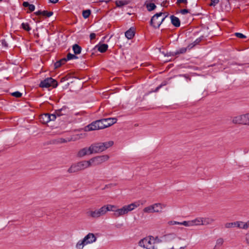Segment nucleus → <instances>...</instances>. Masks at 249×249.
Here are the masks:
<instances>
[{
    "instance_id": "1",
    "label": "nucleus",
    "mask_w": 249,
    "mask_h": 249,
    "mask_svg": "<svg viewBox=\"0 0 249 249\" xmlns=\"http://www.w3.org/2000/svg\"><path fill=\"white\" fill-rule=\"evenodd\" d=\"M160 240L157 237L150 235L146 236L141 240L138 243L139 246L146 249H158L154 244L160 242Z\"/></svg>"
},
{
    "instance_id": "2",
    "label": "nucleus",
    "mask_w": 249,
    "mask_h": 249,
    "mask_svg": "<svg viewBox=\"0 0 249 249\" xmlns=\"http://www.w3.org/2000/svg\"><path fill=\"white\" fill-rule=\"evenodd\" d=\"M97 237L95 235L91 232L87 234L82 239L79 240L75 245L76 249H83L84 247L89 244L95 242Z\"/></svg>"
},
{
    "instance_id": "3",
    "label": "nucleus",
    "mask_w": 249,
    "mask_h": 249,
    "mask_svg": "<svg viewBox=\"0 0 249 249\" xmlns=\"http://www.w3.org/2000/svg\"><path fill=\"white\" fill-rule=\"evenodd\" d=\"M113 143V141H110L104 142L93 143L90 147L92 154L98 153L104 151L107 148L111 147Z\"/></svg>"
},
{
    "instance_id": "4",
    "label": "nucleus",
    "mask_w": 249,
    "mask_h": 249,
    "mask_svg": "<svg viewBox=\"0 0 249 249\" xmlns=\"http://www.w3.org/2000/svg\"><path fill=\"white\" fill-rule=\"evenodd\" d=\"M90 167L89 160H82L72 164L68 169L69 173H74Z\"/></svg>"
},
{
    "instance_id": "5",
    "label": "nucleus",
    "mask_w": 249,
    "mask_h": 249,
    "mask_svg": "<svg viewBox=\"0 0 249 249\" xmlns=\"http://www.w3.org/2000/svg\"><path fill=\"white\" fill-rule=\"evenodd\" d=\"M168 16L167 12H160L154 15L151 19V25L155 28L160 27L164 19Z\"/></svg>"
},
{
    "instance_id": "6",
    "label": "nucleus",
    "mask_w": 249,
    "mask_h": 249,
    "mask_svg": "<svg viewBox=\"0 0 249 249\" xmlns=\"http://www.w3.org/2000/svg\"><path fill=\"white\" fill-rule=\"evenodd\" d=\"M166 206V204L164 203H156L145 207L143 212L145 213H161Z\"/></svg>"
},
{
    "instance_id": "7",
    "label": "nucleus",
    "mask_w": 249,
    "mask_h": 249,
    "mask_svg": "<svg viewBox=\"0 0 249 249\" xmlns=\"http://www.w3.org/2000/svg\"><path fill=\"white\" fill-rule=\"evenodd\" d=\"M107 213L105 206V205H103L98 209L88 210L86 212V214L87 216L90 218L98 219L100 217L106 215Z\"/></svg>"
},
{
    "instance_id": "8",
    "label": "nucleus",
    "mask_w": 249,
    "mask_h": 249,
    "mask_svg": "<svg viewBox=\"0 0 249 249\" xmlns=\"http://www.w3.org/2000/svg\"><path fill=\"white\" fill-rule=\"evenodd\" d=\"M109 159V156L107 155H100L94 157L89 160L90 163V167L100 165Z\"/></svg>"
},
{
    "instance_id": "9",
    "label": "nucleus",
    "mask_w": 249,
    "mask_h": 249,
    "mask_svg": "<svg viewBox=\"0 0 249 249\" xmlns=\"http://www.w3.org/2000/svg\"><path fill=\"white\" fill-rule=\"evenodd\" d=\"M232 123L235 124L247 125V113L233 117Z\"/></svg>"
},
{
    "instance_id": "10",
    "label": "nucleus",
    "mask_w": 249,
    "mask_h": 249,
    "mask_svg": "<svg viewBox=\"0 0 249 249\" xmlns=\"http://www.w3.org/2000/svg\"><path fill=\"white\" fill-rule=\"evenodd\" d=\"M39 86L41 88H56L57 86V82L51 77L47 78L40 82Z\"/></svg>"
},
{
    "instance_id": "11",
    "label": "nucleus",
    "mask_w": 249,
    "mask_h": 249,
    "mask_svg": "<svg viewBox=\"0 0 249 249\" xmlns=\"http://www.w3.org/2000/svg\"><path fill=\"white\" fill-rule=\"evenodd\" d=\"M37 16H40L44 18H49L53 15V12L52 11H48L46 10H38L34 13Z\"/></svg>"
},
{
    "instance_id": "12",
    "label": "nucleus",
    "mask_w": 249,
    "mask_h": 249,
    "mask_svg": "<svg viewBox=\"0 0 249 249\" xmlns=\"http://www.w3.org/2000/svg\"><path fill=\"white\" fill-rule=\"evenodd\" d=\"M90 147H85L80 149L77 153V156L82 158L86 155H89L92 154Z\"/></svg>"
},
{
    "instance_id": "13",
    "label": "nucleus",
    "mask_w": 249,
    "mask_h": 249,
    "mask_svg": "<svg viewBox=\"0 0 249 249\" xmlns=\"http://www.w3.org/2000/svg\"><path fill=\"white\" fill-rule=\"evenodd\" d=\"M140 205V202H135L132 203L129 205L124 206L126 212V214H127L129 212H131L134 210L135 208L138 207Z\"/></svg>"
},
{
    "instance_id": "14",
    "label": "nucleus",
    "mask_w": 249,
    "mask_h": 249,
    "mask_svg": "<svg viewBox=\"0 0 249 249\" xmlns=\"http://www.w3.org/2000/svg\"><path fill=\"white\" fill-rule=\"evenodd\" d=\"M83 130L86 132L99 130L97 127V122L95 121L92 122L91 124L84 127Z\"/></svg>"
},
{
    "instance_id": "15",
    "label": "nucleus",
    "mask_w": 249,
    "mask_h": 249,
    "mask_svg": "<svg viewBox=\"0 0 249 249\" xmlns=\"http://www.w3.org/2000/svg\"><path fill=\"white\" fill-rule=\"evenodd\" d=\"M117 119L116 118H108L103 119L105 128L108 127L117 122Z\"/></svg>"
},
{
    "instance_id": "16",
    "label": "nucleus",
    "mask_w": 249,
    "mask_h": 249,
    "mask_svg": "<svg viewBox=\"0 0 249 249\" xmlns=\"http://www.w3.org/2000/svg\"><path fill=\"white\" fill-rule=\"evenodd\" d=\"M70 112V110L66 107H63L60 109L56 110V114L58 117L62 115H69Z\"/></svg>"
},
{
    "instance_id": "17",
    "label": "nucleus",
    "mask_w": 249,
    "mask_h": 249,
    "mask_svg": "<svg viewBox=\"0 0 249 249\" xmlns=\"http://www.w3.org/2000/svg\"><path fill=\"white\" fill-rule=\"evenodd\" d=\"M201 225H208L212 224L214 221V219L211 217H201Z\"/></svg>"
},
{
    "instance_id": "18",
    "label": "nucleus",
    "mask_w": 249,
    "mask_h": 249,
    "mask_svg": "<svg viewBox=\"0 0 249 249\" xmlns=\"http://www.w3.org/2000/svg\"><path fill=\"white\" fill-rule=\"evenodd\" d=\"M127 214L124 206L121 208H118L116 213H114L113 215L116 217H119L124 215Z\"/></svg>"
},
{
    "instance_id": "19",
    "label": "nucleus",
    "mask_w": 249,
    "mask_h": 249,
    "mask_svg": "<svg viewBox=\"0 0 249 249\" xmlns=\"http://www.w3.org/2000/svg\"><path fill=\"white\" fill-rule=\"evenodd\" d=\"M170 18L171 19V23L174 26L178 27L180 26V22L179 19L178 18L173 15L171 16Z\"/></svg>"
},
{
    "instance_id": "20",
    "label": "nucleus",
    "mask_w": 249,
    "mask_h": 249,
    "mask_svg": "<svg viewBox=\"0 0 249 249\" xmlns=\"http://www.w3.org/2000/svg\"><path fill=\"white\" fill-rule=\"evenodd\" d=\"M237 227L240 229L246 230L249 228V220L247 222L237 221Z\"/></svg>"
},
{
    "instance_id": "21",
    "label": "nucleus",
    "mask_w": 249,
    "mask_h": 249,
    "mask_svg": "<svg viewBox=\"0 0 249 249\" xmlns=\"http://www.w3.org/2000/svg\"><path fill=\"white\" fill-rule=\"evenodd\" d=\"M95 48H97L100 53H103L107 51L108 48V45L106 44H99L95 46Z\"/></svg>"
},
{
    "instance_id": "22",
    "label": "nucleus",
    "mask_w": 249,
    "mask_h": 249,
    "mask_svg": "<svg viewBox=\"0 0 249 249\" xmlns=\"http://www.w3.org/2000/svg\"><path fill=\"white\" fill-rule=\"evenodd\" d=\"M107 213L108 211L113 212L114 213H116V211L118 210L117 206L114 205L107 204L105 205Z\"/></svg>"
},
{
    "instance_id": "23",
    "label": "nucleus",
    "mask_w": 249,
    "mask_h": 249,
    "mask_svg": "<svg viewBox=\"0 0 249 249\" xmlns=\"http://www.w3.org/2000/svg\"><path fill=\"white\" fill-rule=\"evenodd\" d=\"M22 5L25 7H28V9H29V12L28 11L27 13L33 12L35 10V5L33 4H30L27 1H24Z\"/></svg>"
},
{
    "instance_id": "24",
    "label": "nucleus",
    "mask_w": 249,
    "mask_h": 249,
    "mask_svg": "<svg viewBox=\"0 0 249 249\" xmlns=\"http://www.w3.org/2000/svg\"><path fill=\"white\" fill-rule=\"evenodd\" d=\"M135 35V32L133 29L130 28L128 30H127L125 33V36L128 39H132Z\"/></svg>"
},
{
    "instance_id": "25",
    "label": "nucleus",
    "mask_w": 249,
    "mask_h": 249,
    "mask_svg": "<svg viewBox=\"0 0 249 249\" xmlns=\"http://www.w3.org/2000/svg\"><path fill=\"white\" fill-rule=\"evenodd\" d=\"M40 120L43 124L49 122V114L46 113L42 115L40 117Z\"/></svg>"
},
{
    "instance_id": "26",
    "label": "nucleus",
    "mask_w": 249,
    "mask_h": 249,
    "mask_svg": "<svg viewBox=\"0 0 249 249\" xmlns=\"http://www.w3.org/2000/svg\"><path fill=\"white\" fill-rule=\"evenodd\" d=\"M201 217H197L194 219L191 220V226H200L201 225Z\"/></svg>"
},
{
    "instance_id": "27",
    "label": "nucleus",
    "mask_w": 249,
    "mask_h": 249,
    "mask_svg": "<svg viewBox=\"0 0 249 249\" xmlns=\"http://www.w3.org/2000/svg\"><path fill=\"white\" fill-rule=\"evenodd\" d=\"M145 5L148 11H152L156 8L155 4L152 2H148L146 1L145 3Z\"/></svg>"
},
{
    "instance_id": "28",
    "label": "nucleus",
    "mask_w": 249,
    "mask_h": 249,
    "mask_svg": "<svg viewBox=\"0 0 249 249\" xmlns=\"http://www.w3.org/2000/svg\"><path fill=\"white\" fill-rule=\"evenodd\" d=\"M224 239L222 238H218L215 243V245L214 246L215 249H219L220 247H222L224 243Z\"/></svg>"
},
{
    "instance_id": "29",
    "label": "nucleus",
    "mask_w": 249,
    "mask_h": 249,
    "mask_svg": "<svg viewBox=\"0 0 249 249\" xmlns=\"http://www.w3.org/2000/svg\"><path fill=\"white\" fill-rule=\"evenodd\" d=\"M72 50L75 54H78L81 53L82 49L80 46L75 44L73 45Z\"/></svg>"
},
{
    "instance_id": "30",
    "label": "nucleus",
    "mask_w": 249,
    "mask_h": 249,
    "mask_svg": "<svg viewBox=\"0 0 249 249\" xmlns=\"http://www.w3.org/2000/svg\"><path fill=\"white\" fill-rule=\"evenodd\" d=\"M221 8L222 9L225 10H229L230 9V3L229 1H223L221 3Z\"/></svg>"
},
{
    "instance_id": "31",
    "label": "nucleus",
    "mask_w": 249,
    "mask_h": 249,
    "mask_svg": "<svg viewBox=\"0 0 249 249\" xmlns=\"http://www.w3.org/2000/svg\"><path fill=\"white\" fill-rule=\"evenodd\" d=\"M177 5L178 7L188 8L187 6V1H177Z\"/></svg>"
},
{
    "instance_id": "32",
    "label": "nucleus",
    "mask_w": 249,
    "mask_h": 249,
    "mask_svg": "<svg viewBox=\"0 0 249 249\" xmlns=\"http://www.w3.org/2000/svg\"><path fill=\"white\" fill-rule=\"evenodd\" d=\"M237 221L234 222H229L225 224V227L227 229H230L234 227H237Z\"/></svg>"
},
{
    "instance_id": "33",
    "label": "nucleus",
    "mask_w": 249,
    "mask_h": 249,
    "mask_svg": "<svg viewBox=\"0 0 249 249\" xmlns=\"http://www.w3.org/2000/svg\"><path fill=\"white\" fill-rule=\"evenodd\" d=\"M97 124V127L99 129H104L105 126L104 124L103 119L96 121Z\"/></svg>"
},
{
    "instance_id": "34",
    "label": "nucleus",
    "mask_w": 249,
    "mask_h": 249,
    "mask_svg": "<svg viewBox=\"0 0 249 249\" xmlns=\"http://www.w3.org/2000/svg\"><path fill=\"white\" fill-rule=\"evenodd\" d=\"M90 13V10L89 9L83 10L82 12V16L85 18H87L89 17Z\"/></svg>"
},
{
    "instance_id": "35",
    "label": "nucleus",
    "mask_w": 249,
    "mask_h": 249,
    "mask_svg": "<svg viewBox=\"0 0 249 249\" xmlns=\"http://www.w3.org/2000/svg\"><path fill=\"white\" fill-rule=\"evenodd\" d=\"M187 51V48L183 47L179 49L178 51L175 53L176 55L179 54H182L185 53Z\"/></svg>"
},
{
    "instance_id": "36",
    "label": "nucleus",
    "mask_w": 249,
    "mask_h": 249,
    "mask_svg": "<svg viewBox=\"0 0 249 249\" xmlns=\"http://www.w3.org/2000/svg\"><path fill=\"white\" fill-rule=\"evenodd\" d=\"M116 5L117 7H121L123 5L128 4L127 1H115Z\"/></svg>"
},
{
    "instance_id": "37",
    "label": "nucleus",
    "mask_w": 249,
    "mask_h": 249,
    "mask_svg": "<svg viewBox=\"0 0 249 249\" xmlns=\"http://www.w3.org/2000/svg\"><path fill=\"white\" fill-rule=\"evenodd\" d=\"M21 26L22 28L25 31H29L31 30V28L28 23H22Z\"/></svg>"
},
{
    "instance_id": "38",
    "label": "nucleus",
    "mask_w": 249,
    "mask_h": 249,
    "mask_svg": "<svg viewBox=\"0 0 249 249\" xmlns=\"http://www.w3.org/2000/svg\"><path fill=\"white\" fill-rule=\"evenodd\" d=\"M179 225H183L186 227H192L191 220L184 221L182 222H179Z\"/></svg>"
},
{
    "instance_id": "39",
    "label": "nucleus",
    "mask_w": 249,
    "mask_h": 249,
    "mask_svg": "<svg viewBox=\"0 0 249 249\" xmlns=\"http://www.w3.org/2000/svg\"><path fill=\"white\" fill-rule=\"evenodd\" d=\"M165 237L167 240L173 239L176 238V236L174 234H169L165 235Z\"/></svg>"
},
{
    "instance_id": "40",
    "label": "nucleus",
    "mask_w": 249,
    "mask_h": 249,
    "mask_svg": "<svg viewBox=\"0 0 249 249\" xmlns=\"http://www.w3.org/2000/svg\"><path fill=\"white\" fill-rule=\"evenodd\" d=\"M77 58V57L74 54H71V53H69L67 54L66 59H67V60H71V59H75V58Z\"/></svg>"
},
{
    "instance_id": "41",
    "label": "nucleus",
    "mask_w": 249,
    "mask_h": 249,
    "mask_svg": "<svg viewBox=\"0 0 249 249\" xmlns=\"http://www.w3.org/2000/svg\"><path fill=\"white\" fill-rule=\"evenodd\" d=\"M57 115L56 114V111L55 112V114H49V122L51 121H54L55 120Z\"/></svg>"
},
{
    "instance_id": "42",
    "label": "nucleus",
    "mask_w": 249,
    "mask_h": 249,
    "mask_svg": "<svg viewBox=\"0 0 249 249\" xmlns=\"http://www.w3.org/2000/svg\"><path fill=\"white\" fill-rule=\"evenodd\" d=\"M11 94L12 96L17 97V98L20 97L22 95V93L19 91H16V92H13Z\"/></svg>"
},
{
    "instance_id": "43",
    "label": "nucleus",
    "mask_w": 249,
    "mask_h": 249,
    "mask_svg": "<svg viewBox=\"0 0 249 249\" xmlns=\"http://www.w3.org/2000/svg\"><path fill=\"white\" fill-rule=\"evenodd\" d=\"M191 10V8L190 7L188 9H184L180 10V13H181L182 15H185L186 14H187L189 12V11Z\"/></svg>"
},
{
    "instance_id": "44",
    "label": "nucleus",
    "mask_w": 249,
    "mask_h": 249,
    "mask_svg": "<svg viewBox=\"0 0 249 249\" xmlns=\"http://www.w3.org/2000/svg\"><path fill=\"white\" fill-rule=\"evenodd\" d=\"M71 141V140L70 139H63V138H60V139H59L58 142L60 143H65V142H69Z\"/></svg>"
},
{
    "instance_id": "45",
    "label": "nucleus",
    "mask_w": 249,
    "mask_h": 249,
    "mask_svg": "<svg viewBox=\"0 0 249 249\" xmlns=\"http://www.w3.org/2000/svg\"><path fill=\"white\" fill-rule=\"evenodd\" d=\"M235 36L236 37L240 38H246V36L245 35H244L243 34H242V33H236L235 34Z\"/></svg>"
},
{
    "instance_id": "46",
    "label": "nucleus",
    "mask_w": 249,
    "mask_h": 249,
    "mask_svg": "<svg viewBox=\"0 0 249 249\" xmlns=\"http://www.w3.org/2000/svg\"><path fill=\"white\" fill-rule=\"evenodd\" d=\"M245 240L246 244L249 246V233H247L245 234Z\"/></svg>"
},
{
    "instance_id": "47",
    "label": "nucleus",
    "mask_w": 249,
    "mask_h": 249,
    "mask_svg": "<svg viewBox=\"0 0 249 249\" xmlns=\"http://www.w3.org/2000/svg\"><path fill=\"white\" fill-rule=\"evenodd\" d=\"M168 224L170 226L174 225H179V222L175 221H169L168 222Z\"/></svg>"
},
{
    "instance_id": "48",
    "label": "nucleus",
    "mask_w": 249,
    "mask_h": 249,
    "mask_svg": "<svg viewBox=\"0 0 249 249\" xmlns=\"http://www.w3.org/2000/svg\"><path fill=\"white\" fill-rule=\"evenodd\" d=\"M218 2L219 1H211V2L208 4L210 6H215Z\"/></svg>"
},
{
    "instance_id": "49",
    "label": "nucleus",
    "mask_w": 249,
    "mask_h": 249,
    "mask_svg": "<svg viewBox=\"0 0 249 249\" xmlns=\"http://www.w3.org/2000/svg\"><path fill=\"white\" fill-rule=\"evenodd\" d=\"M195 46V44H194L193 43H191L188 46L186 47L187 48V50H190L191 49H192L194 46Z\"/></svg>"
},
{
    "instance_id": "50",
    "label": "nucleus",
    "mask_w": 249,
    "mask_h": 249,
    "mask_svg": "<svg viewBox=\"0 0 249 249\" xmlns=\"http://www.w3.org/2000/svg\"><path fill=\"white\" fill-rule=\"evenodd\" d=\"M54 66L55 69H57V68L60 67L61 66V63L59 62V61H58L54 63Z\"/></svg>"
},
{
    "instance_id": "51",
    "label": "nucleus",
    "mask_w": 249,
    "mask_h": 249,
    "mask_svg": "<svg viewBox=\"0 0 249 249\" xmlns=\"http://www.w3.org/2000/svg\"><path fill=\"white\" fill-rule=\"evenodd\" d=\"M89 37H90V40H93V39H95V37H96V34H95V33H91V34H90V36H89Z\"/></svg>"
},
{
    "instance_id": "52",
    "label": "nucleus",
    "mask_w": 249,
    "mask_h": 249,
    "mask_svg": "<svg viewBox=\"0 0 249 249\" xmlns=\"http://www.w3.org/2000/svg\"><path fill=\"white\" fill-rule=\"evenodd\" d=\"M67 61V59L64 58L63 59H61L59 61V62L61 63V65H63L66 63V62Z\"/></svg>"
},
{
    "instance_id": "53",
    "label": "nucleus",
    "mask_w": 249,
    "mask_h": 249,
    "mask_svg": "<svg viewBox=\"0 0 249 249\" xmlns=\"http://www.w3.org/2000/svg\"><path fill=\"white\" fill-rule=\"evenodd\" d=\"M201 41V39L200 38H197L196 39L195 41L193 43L194 44H195V45H196V44H198Z\"/></svg>"
},
{
    "instance_id": "54",
    "label": "nucleus",
    "mask_w": 249,
    "mask_h": 249,
    "mask_svg": "<svg viewBox=\"0 0 249 249\" xmlns=\"http://www.w3.org/2000/svg\"><path fill=\"white\" fill-rule=\"evenodd\" d=\"M2 44L3 46H4L5 47H7V46H8L7 42L5 40H2Z\"/></svg>"
},
{
    "instance_id": "55",
    "label": "nucleus",
    "mask_w": 249,
    "mask_h": 249,
    "mask_svg": "<svg viewBox=\"0 0 249 249\" xmlns=\"http://www.w3.org/2000/svg\"><path fill=\"white\" fill-rule=\"evenodd\" d=\"M247 125H249V113H247Z\"/></svg>"
},
{
    "instance_id": "56",
    "label": "nucleus",
    "mask_w": 249,
    "mask_h": 249,
    "mask_svg": "<svg viewBox=\"0 0 249 249\" xmlns=\"http://www.w3.org/2000/svg\"><path fill=\"white\" fill-rule=\"evenodd\" d=\"M167 0L163 1V3H162V4H161V5H162V6H165V4L167 3Z\"/></svg>"
},
{
    "instance_id": "57",
    "label": "nucleus",
    "mask_w": 249,
    "mask_h": 249,
    "mask_svg": "<svg viewBox=\"0 0 249 249\" xmlns=\"http://www.w3.org/2000/svg\"><path fill=\"white\" fill-rule=\"evenodd\" d=\"M83 137H84V135L82 134H81L79 135V138H82Z\"/></svg>"
},
{
    "instance_id": "58",
    "label": "nucleus",
    "mask_w": 249,
    "mask_h": 249,
    "mask_svg": "<svg viewBox=\"0 0 249 249\" xmlns=\"http://www.w3.org/2000/svg\"><path fill=\"white\" fill-rule=\"evenodd\" d=\"M160 87H161V86H159V87H157V88H156V90H155V91H157L159 90V89Z\"/></svg>"
},
{
    "instance_id": "59",
    "label": "nucleus",
    "mask_w": 249,
    "mask_h": 249,
    "mask_svg": "<svg viewBox=\"0 0 249 249\" xmlns=\"http://www.w3.org/2000/svg\"><path fill=\"white\" fill-rule=\"evenodd\" d=\"M58 1H50L51 2L53 3H56L58 2Z\"/></svg>"
},
{
    "instance_id": "60",
    "label": "nucleus",
    "mask_w": 249,
    "mask_h": 249,
    "mask_svg": "<svg viewBox=\"0 0 249 249\" xmlns=\"http://www.w3.org/2000/svg\"><path fill=\"white\" fill-rule=\"evenodd\" d=\"M194 5L195 6H196L197 4L196 3H194Z\"/></svg>"
},
{
    "instance_id": "61",
    "label": "nucleus",
    "mask_w": 249,
    "mask_h": 249,
    "mask_svg": "<svg viewBox=\"0 0 249 249\" xmlns=\"http://www.w3.org/2000/svg\"><path fill=\"white\" fill-rule=\"evenodd\" d=\"M185 248V247H180V249H184Z\"/></svg>"
}]
</instances>
